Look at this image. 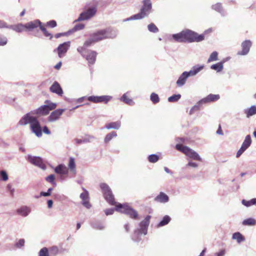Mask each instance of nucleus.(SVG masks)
<instances>
[{"instance_id":"f257e3e1","label":"nucleus","mask_w":256,"mask_h":256,"mask_svg":"<svg viewBox=\"0 0 256 256\" xmlns=\"http://www.w3.org/2000/svg\"><path fill=\"white\" fill-rule=\"evenodd\" d=\"M28 124H30V129L32 133L38 138L42 136V129L40 123L32 112L23 116L18 122V124L20 126H26Z\"/></svg>"},{"instance_id":"f03ea898","label":"nucleus","mask_w":256,"mask_h":256,"mask_svg":"<svg viewBox=\"0 0 256 256\" xmlns=\"http://www.w3.org/2000/svg\"><path fill=\"white\" fill-rule=\"evenodd\" d=\"M172 36L175 41L178 42H200L204 38V34H198L196 32L188 29L178 34H173Z\"/></svg>"},{"instance_id":"7ed1b4c3","label":"nucleus","mask_w":256,"mask_h":256,"mask_svg":"<svg viewBox=\"0 0 256 256\" xmlns=\"http://www.w3.org/2000/svg\"><path fill=\"white\" fill-rule=\"evenodd\" d=\"M115 210L128 215L130 218H136L138 216L136 211L128 206L126 204H118L116 206L115 209L114 208L106 209L104 212L106 216L111 215L113 214Z\"/></svg>"},{"instance_id":"20e7f679","label":"nucleus","mask_w":256,"mask_h":256,"mask_svg":"<svg viewBox=\"0 0 256 256\" xmlns=\"http://www.w3.org/2000/svg\"><path fill=\"white\" fill-rule=\"evenodd\" d=\"M116 35V31L110 28L101 30L90 34L96 42L106 38H114Z\"/></svg>"},{"instance_id":"39448f33","label":"nucleus","mask_w":256,"mask_h":256,"mask_svg":"<svg viewBox=\"0 0 256 256\" xmlns=\"http://www.w3.org/2000/svg\"><path fill=\"white\" fill-rule=\"evenodd\" d=\"M151 218L150 216H147L142 221L140 224V228H138L134 230V235L132 236V240L136 242L140 240V235L144 234L146 235L147 234L148 227L150 224V220Z\"/></svg>"},{"instance_id":"423d86ee","label":"nucleus","mask_w":256,"mask_h":256,"mask_svg":"<svg viewBox=\"0 0 256 256\" xmlns=\"http://www.w3.org/2000/svg\"><path fill=\"white\" fill-rule=\"evenodd\" d=\"M176 150L184 153L186 156L194 160L198 161L202 160V159L199 154L188 146H184L180 144H177L176 146Z\"/></svg>"},{"instance_id":"0eeeda50","label":"nucleus","mask_w":256,"mask_h":256,"mask_svg":"<svg viewBox=\"0 0 256 256\" xmlns=\"http://www.w3.org/2000/svg\"><path fill=\"white\" fill-rule=\"evenodd\" d=\"M100 188L106 200L110 204L115 205L116 202L114 201V196L109 186L105 183H102L100 184Z\"/></svg>"},{"instance_id":"6e6552de","label":"nucleus","mask_w":256,"mask_h":256,"mask_svg":"<svg viewBox=\"0 0 256 256\" xmlns=\"http://www.w3.org/2000/svg\"><path fill=\"white\" fill-rule=\"evenodd\" d=\"M96 12L97 8L96 6H91L80 13L78 18L74 20V22L88 20L94 17L96 15Z\"/></svg>"},{"instance_id":"1a4fd4ad","label":"nucleus","mask_w":256,"mask_h":256,"mask_svg":"<svg viewBox=\"0 0 256 256\" xmlns=\"http://www.w3.org/2000/svg\"><path fill=\"white\" fill-rule=\"evenodd\" d=\"M27 160L31 164L40 168L42 170H46V166L44 164L42 159L40 157L28 155Z\"/></svg>"},{"instance_id":"9d476101","label":"nucleus","mask_w":256,"mask_h":256,"mask_svg":"<svg viewBox=\"0 0 256 256\" xmlns=\"http://www.w3.org/2000/svg\"><path fill=\"white\" fill-rule=\"evenodd\" d=\"M97 54L96 51L90 50L85 51L84 54L81 56L86 59L89 64H93L96 60Z\"/></svg>"},{"instance_id":"9b49d317","label":"nucleus","mask_w":256,"mask_h":256,"mask_svg":"<svg viewBox=\"0 0 256 256\" xmlns=\"http://www.w3.org/2000/svg\"><path fill=\"white\" fill-rule=\"evenodd\" d=\"M70 47V42H64L60 44L58 47L54 50V52H57L58 57H63Z\"/></svg>"},{"instance_id":"f8f14e48","label":"nucleus","mask_w":256,"mask_h":256,"mask_svg":"<svg viewBox=\"0 0 256 256\" xmlns=\"http://www.w3.org/2000/svg\"><path fill=\"white\" fill-rule=\"evenodd\" d=\"M112 98V96H88L87 98V99L88 100L94 103L104 102L105 104H106Z\"/></svg>"},{"instance_id":"ddd939ff","label":"nucleus","mask_w":256,"mask_h":256,"mask_svg":"<svg viewBox=\"0 0 256 256\" xmlns=\"http://www.w3.org/2000/svg\"><path fill=\"white\" fill-rule=\"evenodd\" d=\"M95 42H94L92 36L90 35V38L86 40L83 46H78L77 48V50L81 55H84V52L88 50L86 48Z\"/></svg>"},{"instance_id":"4468645a","label":"nucleus","mask_w":256,"mask_h":256,"mask_svg":"<svg viewBox=\"0 0 256 256\" xmlns=\"http://www.w3.org/2000/svg\"><path fill=\"white\" fill-rule=\"evenodd\" d=\"M84 192L80 194V198L82 200V204L87 208H90L92 206L89 202V194L88 192L86 189H84Z\"/></svg>"},{"instance_id":"2eb2a0df","label":"nucleus","mask_w":256,"mask_h":256,"mask_svg":"<svg viewBox=\"0 0 256 256\" xmlns=\"http://www.w3.org/2000/svg\"><path fill=\"white\" fill-rule=\"evenodd\" d=\"M252 44V42L250 40H246L243 42L242 44V50L238 52V54L242 56L247 54L250 51Z\"/></svg>"},{"instance_id":"dca6fc26","label":"nucleus","mask_w":256,"mask_h":256,"mask_svg":"<svg viewBox=\"0 0 256 256\" xmlns=\"http://www.w3.org/2000/svg\"><path fill=\"white\" fill-rule=\"evenodd\" d=\"M142 6L140 10L146 14V16L150 14L152 8V4L150 0H143Z\"/></svg>"},{"instance_id":"f3484780","label":"nucleus","mask_w":256,"mask_h":256,"mask_svg":"<svg viewBox=\"0 0 256 256\" xmlns=\"http://www.w3.org/2000/svg\"><path fill=\"white\" fill-rule=\"evenodd\" d=\"M65 109H57L52 112L48 118L49 122H53L58 120L62 114Z\"/></svg>"},{"instance_id":"a211bd4d","label":"nucleus","mask_w":256,"mask_h":256,"mask_svg":"<svg viewBox=\"0 0 256 256\" xmlns=\"http://www.w3.org/2000/svg\"><path fill=\"white\" fill-rule=\"evenodd\" d=\"M190 75L187 71L184 72L178 77L176 84L178 87H182L184 86L188 78L190 77Z\"/></svg>"},{"instance_id":"6ab92c4d","label":"nucleus","mask_w":256,"mask_h":256,"mask_svg":"<svg viewBox=\"0 0 256 256\" xmlns=\"http://www.w3.org/2000/svg\"><path fill=\"white\" fill-rule=\"evenodd\" d=\"M220 96L218 94H210L208 95L206 98L202 99L198 102V104H202L207 102H214L218 100Z\"/></svg>"},{"instance_id":"aec40b11","label":"nucleus","mask_w":256,"mask_h":256,"mask_svg":"<svg viewBox=\"0 0 256 256\" xmlns=\"http://www.w3.org/2000/svg\"><path fill=\"white\" fill-rule=\"evenodd\" d=\"M50 90L52 92L55 93L58 96H62L63 94V90L57 82H54L52 86L50 88Z\"/></svg>"},{"instance_id":"412c9836","label":"nucleus","mask_w":256,"mask_h":256,"mask_svg":"<svg viewBox=\"0 0 256 256\" xmlns=\"http://www.w3.org/2000/svg\"><path fill=\"white\" fill-rule=\"evenodd\" d=\"M42 25V22L38 20H36L34 21H31L24 24L26 30H32L33 29L36 28L38 26L40 27Z\"/></svg>"},{"instance_id":"4be33fe9","label":"nucleus","mask_w":256,"mask_h":256,"mask_svg":"<svg viewBox=\"0 0 256 256\" xmlns=\"http://www.w3.org/2000/svg\"><path fill=\"white\" fill-rule=\"evenodd\" d=\"M16 212L18 215L26 217L30 214L31 212V209L28 206H23L18 208Z\"/></svg>"},{"instance_id":"5701e85b","label":"nucleus","mask_w":256,"mask_h":256,"mask_svg":"<svg viewBox=\"0 0 256 256\" xmlns=\"http://www.w3.org/2000/svg\"><path fill=\"white\" fill-rule=\"evenodd\" d=\"M204 64H196L193 66L190 71L188 72L190 76H196L198 72L204 68Z\"/></svg>"},{"instance_id":"b1692460","label":"nucleus","mask_w":256,"mask_h":256,"mask_svg":"<svg viewBox=\"0 0 256 256\" xmlns=\"http://www.w3.org/2000/svg\"><path fill=\"white\" fill-rule=\"evenodd\" d=\"M155 200L160 203H166L168 202V196L164 192H160V194L155 198Z\"/></svg>"},{"instance_id":"393cba45","label":"nucleus","mask_w":256,"mask_h":256,"mask_svg":"<svg viewBox=\"0 0 256 256\" xmlns=\"http://www.w3.org/2000/svg\"><path fill=\"white\" fill-rule=\"evenodd\" d=\"M54 172L58 174H66L68 173V169L64 164H60L56 167Z\"/></svg>"},{"instance_id":"a878e982","label":"nucleus","mask_w":256,"mask_h":256,"mask_svg":"<svg viewBox=\"0 0 256 256\" xmlns=\"http://www.w3.org/2000/svg\"><path fill=\"white\" fill-rule=\"evenodd\" d=\"M146 16L145 14H144L141 10L140 12L137 14H134L132 16H131L130 18H128L124 20V22H126L129 21L131 20H140L142 19Z\"/></svg>"},{"instance_id":"bb28decb","label":"nucleus","mask_w":256,"mask_h":256,"mask_svg":"<svg viewBox=\"0 0 256 256\" xmlns=\"http://www.w3.org/2000/svg\"><path fill=\"white\" fill-rule=\"evenodd\" d=\"M232 239L236 240L238 244H240L245 241L244 236L240 232H236L232 234Z\"/></svg>"},{"instance_id":"cd10ccee","label":"nucleus","mask_w":256,"mask_h":256,"mask_svg":"<svg viewBox=\"0 0 256 256\" xmlns=\"http://www.w3.org/2000/svg\"><path fill=\"white\" fill-rule=\"evenodd\" d=\"M10 29L12 30L18 32H20L26 30V28L24 24L20 23L18 24L10 25Z\"/></svg>"},{"instance_id":"c85d7f7f","label":"nucleus","mask_w":256,"mask_h":256,"mask_svg":"<svg viewBox=\"0 0 256 256\" xmlns=\"http://www.w3.org/2000/svg\"><path fill=\"white\" fill-rule=\"evenodd\" d=\"M121 126V122L120 121H116L115 122H112L106 125L105 128L110 129L118 130Z\"/></svg>"},{"instance_id":"c756f323","label":"nucleus","mask_w":256,"mask_h":256,"mask_svg":"<svg viewBox=\"0 0 256 256\" xmlns=\"http://www.w3.org/2000/svg\"><path fill=\"white\" fill-rule=\"evenodd\" d=\"M94 138L93 136H88L82 138H76L74 140L77 144H81L90 142Z\"/></svg>"},{"instance_id":"7c9ffc66","label":"nucleus","mask_w":256,"mask_h":256,"mask_svg":"<svg viewBox=\"0 0 256 256\" xmlns=\"http://www.w3.org/2000/svg\"><path fill=\"white\" fill-rule=\"evenodd\" d=\"M251 136L250 134L247 135L243 142L241 148L246 150L251 144Z\"/></svg>"},{"instance_id":"2f4dec72","label":"nucleus","mask_w":256,"mask_h":256,"mask_svg":"<svg viewBox=\"0 0 256 256\" xmlns=\"http://www.w3.org/2000/svg\"><path fill=\"white\" fill-rule=\"evenodd\" d=\"M244 114L247 118H250L256 114V106H252L250 108L244 110Z\"/></svg>"},{"instance_id":"473e14b6","label":"nucleus","mask_w":256,"mask_h":256,"mask_svg":"<svg viewBox=\"0 0 256 256\" xmlns=\"http://www.w3.org/2000/svg\"><path fill=\"white\" fill-rule=\"evenodd\" d=\"M50 110L48 106L46 104L40 107L36 110V113L38 114H42V115H46L48 114Z\"/></svg>"},{"instance_id":"72a5a7b5","label":"nucleus","mask_w":256,"mask_h":256,"mask_svg":"<svg viewBox=\"0 0 256 256\" xmlns=\"http://www.w3.org/2000/svg\"><path fill=\"white\" fill-rule=\"evenodd\" d=\"M120 100L130 106H133L134 104V102L132 99L128 98L126 95V93L124 94L120 98Z\"/></svg>"},{"instance_id":"f704fd0d","label":"nucleus","mask_w":256,"mask_h":256,"mask_svg":"<svg viewBox=\"0 0 256 256\" xmlns=\"http://www.w3.org/2000/svg\"><path fill=\"white\" fill-rule=\"evenodd\" d=\"M68 166L70 170L75 174L76 172V164L74 158L72 157H70V158Z\"/></svg>"},{"instance_id":"c9c22d12","label":"nucleus","mask_w":256,"mask_h":256,"mask_svg":"<svg viewBox=\"0 0 256 256\" xmlns=\"http://www.w3.org/2000/svg\"><path fill=\"white\" fill-rule=\"evenodd\" d=\"M210 68L215 70L217 72H221L224 68L222 63L219 62L210 66Z\"/></svg>"},{"instance_id":"e433bc0d","label":"nucleus","mask_w":256,"mask_h":256,"mask_svg":"<svg viewBox=\"0 0 256 256\" xmlns=\"http://www.w3.org/2000/svg\"><path fill=\"white\" fill-rule=\"evenodd\" d=\"M171 218L170 216L168 215L165 216L162 219V220L158 224V226L160 227L164 226L169 223Z\"/></svg>"},{"instance_id":"4c0bfd02","label":"nucleus","mask_w":256,"mask_h":256,"mask_svg":"<svg viewBox=\"0 0 256 256\" xmlns=\"http://www.w3.org/2000/svg\"><path fill=\"white\" fill-rule=\"evenodd\" d=\"M91 225L92 227L96 230H102L104 228L103 224L98 221L92 222Z\"/></svg>"},{"instance_id":"58836bf2","label":"nucleus","mask_w":256,"mask_h":256,"mask_svg":"<svg viewBox=\"0 0 256 256\" xmlns=\"http://www.w3.org/2000/svg\"><path fill=\"white\" fill-rule=\"evenodd\" d=\"M242 224L244 226H255L256 224V220L252 218H248L242 222Z\"/></svg>"},{"instance_id":"ea45409f","label":"nucleus","mask_w":256,"mask_h":256,"mask_svg":"<svg viewBox=\"0 0 256 256\" xmlns=\"http://www.w3.org/2000/svg\"><path fill=\"white\" fill-rule=\"evenodd\" d=\"M218 60V52L216 51L213 52L210 56L208 60V62L210 63L212 62Z\"/></svg>"},{"instance_id":"a19ab883","label":"nucleus","mask_w":256,"mask_h":256,"mask_svg":"<svg viewBox=\"0 0 256 256\" xmlns=\"http://www.w3.org/2000/svg\"><path fill=\"white\" fill-rule=\"evenodd\" d=\"M117 134L115 132H112L107 134L104 138V142L106 143L108 142L113 138L116 137Z\"/></svg>"},{"instance_id":"79ce46f5","label":"nucleus","mask_w":256,"mask_h":256,"mask_svg":"<svg viewBox=\"0 0 256 256\" xmlns=\"http://www.w3.org/2000/svg\"><path fill=\"white\" fill-rule=\"evenodd\" d=\"M150 100L153 104H156L160 102V98L158 94L152 92L150 96Z\"/></svg>"},{"instance_id":"37998d69","label":"nucleus","mask_w":256,"mask_h":256,"mask_svg":"<svg viewBox=\"0 0 256 256\" xmlns=\"http://www.w3.org/2000/svg\"><path fill=\"white\" fill-rule=\"evenodd\" d=\"M159 160V156L156 154H152L148 156V160L150 162L155 163Z\"/></svg>"},{"instance_id":"c03bdc74","label":"nucleus","mask_w":256,"mask_h":256,"mask_svg":"<svg viewBox=\"0 0 256 256\" xmlns=\"http://www.w3.org/2000/svg\"><path fill=\"white\" fill-rule=\"evenodd\" d=\"M212 8L213 10L220 13L222 15H224V12H223L221 4L217 3L214 5H212Z\"/></svg>"},{"instance_id":"a18cd8bd","label":"nucleus","mask_w":256,"mask_h":256,"mask_svg":"<svg viewBox=\"0 0 256 256\" xmlns=\"http://www.w3.org/2000/svg\"><path fill=\"white\" fill-rule=\"evenodd\" d=\"M181 98L180 94H174L168 98L169 102H178Z\"/></svg>"},{"instance_id":"49530a36","label":"nucleus","mask_w":256,"mask_h":256,"mask_svg":"<svg viewBox=\"0 0 256 256\" xmlns=\"http://www.w3.org/2000/svg\"><path fill=\"white\" fill-rule=\"evenodd\" d=\"M148 30L150 32H157L158 31V28L153 23H152L148 25Z\"/></svg>"},{"instance_id":"de8ad7c7","label":"nucleus","mask_w":256,"mask_h":256,"mask_svg":"<svg viewBox=\"0 0 256 256\" xmlns=\"http://www.w3.org/2000/svg\"><path fill=\"white\" fill-rule=\"evenodd\" d=\"M55 176L54 174H50L45 178L46 180L52 184L54 186H56V183L54 182Z\"/></svg>"},{"instance_id":"09e8293b","label":"nucleus","mask_w":256,"mask_h":256,"mask_svg":"<svg viewBox=\"0 0 256 256\" xmlns=\"http://www.w3.org/2000/svg\"><path fill=\"white\" fill-rule=\"evenodd\" d=\"M38 256H49L48 249L46 247L42 248L38 252Z\"/></svg>"},{"instance_id":"8fccbe9b","label":"nucleus","mask_w":256,"mask_h":256,"mask_svg":"<svg viewBox=\"0 0 256 256\" xmlns=\"http://www.w3.org/2000/svg\"><path fill=\"white\" fill-rule=\"evenodd\" d=\"M8 178V175L5 170L0 172V180L6 181Z\"/></svg>"},{"instance_id":"3c124183","label":"nucleus","mask_w":256,"mask_h":256,"mask_svg":"<svg viewBox=\"0 0 256 256\" xmlns=\"http://www.w3.org/2000/svg\"><path fill=\"white\" fill-rule=\"evenodd\" d=\"M84 24H78L75 25V26L72 30V32H76L78 30H82L84 28Z\"/></svg>"},{"instance_id":"603ef678","label":"nucleus","mask_w":256,"mask_h":256,"mask_svg":"<svg viewBox=\"0 0 256 256\" xmlns=\"http://www.w3.org/2000/svg\"><path fill=\"white\" fill-rule=\"evenodd\" d=\"M40 28L42 32L46 36H50V40L52 38V35L50 33L48 32L44 27L41 25L40 26Z\"/></svg>"},{"instance_id":"864d4df0","label":"nucleus","mask_w":256,"mask_h":256,"mask_svg":"<svg viewBox=\"0 0 256 256\" xmlns=\"http://www.w3.org/2000/svg\"><path fill=\"white\" fill-rule=\"evenodd\" d=\"M53 190V188H49L46 192H40V196H50L51 192L52 190Z\"/></svg>"},{"instance_id":"5fc2aeb1","label":"nucleus","mask_w":256,"mask_h":256,"mask_svg":"<svg viewBox=\"0 0 256 256\" xmlns=\"http://www.w3.org/2000/svg\"><path fill=\"white\" fill-rule=\"evenodd\" d=\"M7 42V38L6 36L0 35V46H5Z\"/></svg>"},{"instance_id":"6e6d98bb","label":"nucleus","mask_w":256,"mask_h":256,"mask_svg":"<svg viewBox=\"0 0 256 256\" xmlns=\"http://www.w3.org/2000/svg\"><path fill=\"white\" fill-rule=\"evenodd\" d=\"M200 105L198 102L196 104L192 106L190 110V114H192L196 111L199 110Z\"/></svg>"},{"instance_id":"4d7b16f0","label":"nucleus","mask_w":256,"mask_h":256,"mask_svg":"<svg viewBox=\"0 0 256 256\" xmlns=\"http://www.w3.org/2000/svg\"><path fill=\"white\" fill-rule=\"evenodd\" d=\"M6 188L10 191V195L12 197H14L15 190L12 188V186L10 184H8L6 186Z\"/></svg>"},{"instance_id":"13d9d810","label":"nucleus","mask_w":256,"mask_h":256,"mask_svg":"<svg viewBox=\"0 0 256 256\" xmlns=\"http://www.w3.org/2000/svg\"><path fill=\"white\" fill-rule=\"evenodd\" d=\"M10 25L7 24V23L2 20H0V28H8L10 29Z\"/></svg>"},{"instance_id":"bf43d9fd","label":"nucleus","mask_w":256,"mask_h":256,"mask_svg":"<svg viewBox=\"0 0 256 256\" xmlns=\"http://www.w3.org/2000/svg\"><path fill=\"white\" fill-rule=\"evenodd\" d=\"M25 240L24 239H20L15 244L16 246L20 248L23 246L24 244Z\"/></svg>"},{"instance_id":"052dcab7","label":"nucleus","mask_w":256,"mask_h":256,"mask_svg":"<svg viewBox=\"0 0 256 256\" xmlns=\"http://www.w3.org/2000/svg\"><path fill=\"white\" fill-rule=\"evenodd\" d=\"M46 26L52 28H54L56 26V22L54 20H51L47 22Z\"/></svg>"},{"instance_id":"680f3d73","label":"nucleus","mask_w":256,"mask_h":256,"mask_svg":"<svg viewBox=\"0 0 256 256\" xmlns=\"http://www.w3.org/2000/svg\"><path fill=\"white\" fill-rule=\"evenodd\" d=\"M51 252L56 255L58 252V248L56 246H53L50 248Z\"/></svg>"},{"instance_id":"e2e57ef3","label":"nucleus","mask_w":256,"mask_h":256,"mask_svg":"<svg viewBox=\"0 0 256 256\" xmlns=\"http://www.w3.org/2000/svg\"><path fill=\"white\" fill-rule=\"evenodd\" d=\"M186 166H192L193 168H197L198 166V164L196 162H192V161H190L188 164H186Z\"/></svg>"},{"instance_id":"0e129e2a","label":"nucleus","mask_w":256,"mask_h":256,"mask_svg":"<svg viewBox=\"0 0 256 256\" xmlns=\"http://www.w3.org/2000/svg\"><path fill=\"white\" fill-rule=\"evenodd\" d=\"M46 105L47 106H48L50 111V110L54 109L56 106V105L55 103H52V102H51V103L49 104H46Z\"/></svg>"},{"instance_id":"69168bd1","label":"nucleus","mask_w":256,"mask_h":256,"mask_svg":"<svg viewBox=\"0 0 256 256\" xmlns=\"http://www.w3.org/2000/svg\"><path fill=\"white\" fill-rule=\"evenodd\" d=\"M245 150H246L240 147V148L236 152V157L239 158Z\"/></svg>"},{"instance_id":"338daca9","label":"nucleus","mask_w":256,"mask_h":256,"mask_svg":"<svg viewBox=\"0 0 256 256\" xmlns=\"http://www.w3.org/2000/svg\"><path fill=\"white\" fill-rule=\"evenodd\" d=\"M242 202L244 206H245L247 207L252 206V202H250V200L249 201H247L244 200H242Z\"/></svg>"},{"instance_id":"774afa93","label":"nucleus","mask_w":256,"mask_h":256,"mask_svg":"<svg viewBox=\"0 0 256 256\" xmlns=\"http://www.w3.org/2000/svg\"><path fill=\"white\" fill-rule=\"evenodd\" d=\"M226 254V250H222L216 254V256H224Z\"/></svg>"}]
</instances>
